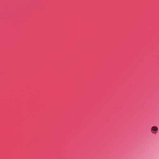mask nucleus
Here are the masks:
<instances>
[{
	"instance_id": "f257e3e1",
	"label": "nucleus",
	"mask_w": 159,
	"mask_h": 159,
	"mask_svg": "<svg viewBox=\"0 0 159 159\" xmlns=\"http://www.w3.org/2000/svg\"><path fill=\"white\" fill-rule=\"evenodd\" d=\"M158 130V128L155 126H152L151 128V132L152 133H154L153 131L157 132Z\"/></svg>"
}]
</instances>
